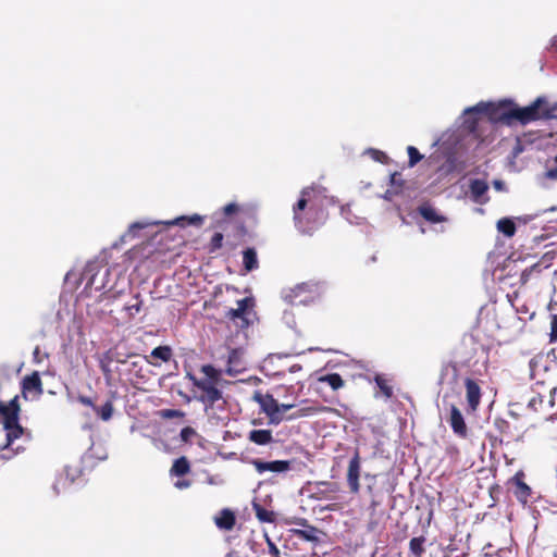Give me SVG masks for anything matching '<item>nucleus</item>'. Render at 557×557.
I'll use <instances>...</instances> for the list:
<instances>
[{"instance_id": "f257e3e1", "label": "nucleus", "mask_w": 557, "mask_h": 557, "mask_svg": "<svg viewBox=\"0 0 557 557\" xmlns=\"http://www.w3.org/2000/svg\"><path fill=\"white\" fill-rule=\"evenodd\" d=\"M323 199L313 188H304L300 198L293 207L294 223L302 234H312L327 220Z\"/></svg>"}, {"instance_id": "f03ea898", "label": "nucleus", "mask_w": 557, "mask_h": 557, "mask_svg": "<svg viewBox=\"0 0 557 557\" xmlns=\"http://www.w3.org/2000/svg\"><path fill=\"white\" fill-rule=\"evenodd\" d=\"M20 411L18 396H14L9 403L0 399V416L2 417L3 428L7 431V443L2 448L5 453L1 455L2 459H11L24 450L21 447H16L15 450L11 448L13 442L24 433V428L20 424Z\"/></svg>"}, {"instance_id": "7ed1b4c3", "label": "nucleus", "mask_w": 557, "mask_h": 557, "mask_svg": "<svg viewBox=\"0 0 557 557\" xmlns=\"http://www.w3.org/2000/svg\"><path fill=\"white\" fill-rule=\"evenodd\" d=\"M484 111L492 122L505 125H512L515 122L527 125L535 117V107L520 108L511 100H504L497 104L488 103Z\"/></svg>"}, {"instance_id": "20e7f679", "label": "nucleus", "mask_w": 557, "mask_h": 557, "mask_svg": "<svg viewBox=\"0 0 557 557\" xmlns=\"http://www.w3.org/2000/svg\"><path fill=\"white\" fill-rule=\"evenodd\" d=\"M324 292L323 284L315 281L302 282L283 293V299L290 306H307L319 300Z\"/></svg>"}, {"instance_id": "39448f33", "label": "nucleus", "mask_w": 557, "mask_h": 557, "mask_svg": "<svg viewBox=\"0 0 557 557\" xmlns=\"http://www.w3.org/2000/svg\"><path fill=\"white\" fill-rule=\"evenodd\" d=\"M478 349V338L473 334H465L453 350L455 360L450 362L451 369L457 372L460 367H469L476 357Z\"/></svg>"}, {"instance_id": "423d86ee", "label": "nucleus", "mask_w": 557, "mask_h": 557, "mask_svg": "<svg viewBox=\"0 0 557 557\" xmlns=\"http://www.w3.org/2000/svg\"><path fill=\"white\" fill-rule=\"evenodd\" d=\"M195 386L200 391L197 399L205 406V410H224L226 399L224 398L220 384H209L206 382H195Z\"/></svg>"}, {"instance_id": "0eeeda50", "label": "nucleus", "mask_w": 557, "mask_h": 557, "mask_svg": "<svg viewBox=\"0 0 557 557\" xmlns=\"http://www.w3.org/2000/svg\"><path fill=\"white\" fill-rule=\"evenodd\" d=\"M255 307L252 297H245L237 301V308H231L225 317L232 321L237 329L245 330L250 325V314Z\"/></svg>"}, {"instance_id": "6e6552de", "label": "nucleus", "mask_w": 557, "mask_h": 557, "mask_svg": "<svg viewBox=\"0 0 557 557\" xmlns=\"http://www.w3.org/2000/svg\"><path fill=\"white\" fill-rule=\"evenodd\" d=\"M252 399L260 406L261 411L265 413L271 424L276 425L283 421L284 417L281 414L280 404L273 395L257 391L253 393Z\"/></svg>"}, {"instance_id": "1a4fd4ad", "label": "nucleus", "mask_w": 557, "mask_h": 557, "mask_svg": "<svg viewBox=\"0 0 557 557\" xmlns=\"http://www.w3.org/2000/svg\"><path fill=\"white\" fill-rule=\"evenodd\" d=\"M552 260L553 257H549L546 253L537 262L523 270L520 276L521 284L527 285L529 283H539L543 276L544 271L550 268Z\"/></svg>"}, {"instance_id": "9d476101", "label": "nucleus", "mask_w": 557, "mask_h": 557, "mask_svg": "<svg viewBox=\"0 0 557 557\" xmlns=\"http://www.w3.org/2000/svg\"><path fill=\"white\" fill-rule=\"evenodd\" d=\"M524 479L525 473L522 470H519L508 480V485L510 486L512 494L522 505H527L533 494L532 488L525 483Z\"/></svg>"}, {"instance_id": "9b49d317", "label": "nucleus", "mask_w": 557, "mask_h": 557, "mask_svg": "<svg viewBox=\"0 0 557 557\" xmlns=\"http://www.w3.org/2000/svg\"><path fill=\"white\" fill-rule=\"evenodd\" d=\"M463 384L466 389L467 412L474 413L481 404V386L476 380L471 377H466Z\"/></svg>"}, {"instance_id": "f8f14e48", "label": "nucleus", "mask_w": 557, "mask_h": 557, "mask_svg": "<svg viewBox=\"0 0 557 557\" xmlns=\"http://www.w3.org/2000/svg\"><path fill=\"white\" fill-rule=\"evenodd\" d=\"M555 392L556 388H553L547 399L540 394L532 396L528 401V408L534 412H541L546 420L555 419V413H549V409L553 408L555 404L553 398Z\"/></svg>"}, {"instance_id": "ddd939ff", "label": "nucleus", "mask_w": 557, "mask_h": 557, "mask_svg": "<svg viewBox=\"0 0 557 557\" xmlns=\"http://www.w3.org/2000/svg\"><path fill=\"white\" fill-rule=\"evenodd\" d=\"M529 107H535V117L531 122L557 119V103H550L546 97H537Z\"/></svg>"}, {"instance_id": "4468645a", "label": "nucleus", "mask_w": 557, "mask_h": 557, "mask_svg": "<svg viewBox=\"0 0 557 557\" xmlns=\"http://www.w3.org/2000/svg\"><path fill=\"white\" fill-rule=\"evenodd\" d=\"M494 426L500 436V442L506 441L507 443L519 441L522 437L523 432L516 425H512L509 421L496 418L494 420Z\"/></svg>"}, {"instance_id": "2eb2a0df", "label": "nucleus", "mask_w": 557, "mask_h": 557, "mask_svg": "<svg viewBox=\"0 0 557 557\" xmlns=\"http://www.w3.org/2000/svg\"><path fill=\"white\" fill-rule=\"evenodd\" d=\"M360 471H361V459L358 450L355 451L352 458L348 463L347 469V484L349 486V491L352 494H357L360 491Z\"/></svg>"}, {"instance_id": "dca6fc26", "label": "nucleus", "mask_w": 557, "mask_h": 557, "mask_svg": "<svg viewBox=\"0 0 557 557\" xmlns=\"http://www.w3.org/2000/svg\"><path fill=\"white\" fill-rule=\"evenodd\" d=\"M385 527V511L379 509V503L372 500L369 506V519L367 523V531L376 533L383 531Z\"/></svg>"}, {"instance_id": "f3484780", "label": "nucleus", "mask_w": 557, "mask_h": 557, "mask_svg": "<svg viewBox=\"0 0 557 557\" xmlns=\"http://www.w3.org/2000/svg\"><path fill=\"white\" fill-rule=\"evenodd\" d=\"M251 465L260 474L265 471L286 472L290 469V461L288 460L263 461L261 459H253L251 460Z\"/></svg>"}, {"instance_id": "a211bd4d", "label": "nucleus", "mask_w": 557, "mask_h": 557, "mask_svg": "<svg viewBox=\"0 0 557 557\" xmlns=\"http://www.w3.org/2000/svg\"><path fill=\"white\" fill-rule=\"evenodd\" d=\"M448 422L453 429V432L457 436L461 438H466L468 436V428L465 422L463 416L456 405H450V416Z\"/></svg>"}, {"instance_id": "6ab92c4d", "label": "nucleus", "mask_w": 557, "mask_h": 557, "mask_svg": "<svg viewBox=\"0 0 557 557\" xmlns=\"http://www.w3.org/2000/svg\"><path fill=\"white\" fill-rule=\"evenodd\" d=\"M301 405L307 406H301L297 411H295L287 418L288 420H296L299 418L309 417L315 413L325 412L330 410V408L321 406L317 403L311 404L309 399L301 400Z\"/></svg>"}, {"instance_id": "aec40b11", "label": "nucleus", "mask_w": 557, "mask_h": 557, "mask_svg": "<svg viewBox=\"0 0 557 557\" xmlns=\"http://www.w3.org/2000/svg\"><path fill=\"white\" fill-rule=\"evenodd\" d=\"M22 392L24 396L26 393H35L36 396H40L44 393L42 382L39 372L34 371L32 374L26 375L22 380Z\"/></svg>"}, {"instance_id": "412c9836", "label": "nucleus", "mask_w": 557, "mask_h": 557, "mask_svg": "<svg viewBox=\"0 0 557 557\" xmlns=\"http://www.w3.org/2000/svg\"><path fill=\"white\" fill-rule=\"evenodd\" d=\"M200 372L203 374V377L197 379L191 376L193 383L195 382H206L209 384H221L223 382L221 370L214 368L212 364H203L200 367Z\"/></svg>"}, {"instance_id": "4be33fe9", "label": "nucleus", "mask_w": 557, "mask_h": 557, "mask_svg": "<svg viewBox=\"0 0 557 557\" xmlns=\"http://www.w3.org/2000/svg\"><path fill=\"white\" fill-rule=\"evenodd\" d=\"M299 524L302 527H306V529L302 530H294V534L301 540L312 542V543H319L320 537L319 534L322 533L318 528L313 525H309L306 519H301L299 521Z\"/></svg>"}, {"instance_id": "5701e85b", "label": "nucleus", "mask_w": 557, "mask_h": 557, "mask_svg": "<svg viewBox=\"0 0 557 557\" xmlns=\"http://www.w3.org/2000/svg\"><path fill=\"white\" fill-rule=\"evenodd\" d=\"M214 522L220 530L231 531L236 524V516L231 509L225 508L214 518Z\"/></svg>"}, {"instance_id": "b1692460", "label": "nucleus", "mask_w": 557, "mask_h": 557, "mask_svg": "<svg viewBox=\"0 0 557 557\" xmlns=\"http://www.w3.org/2000/svg\"><path fill=\"white\" fill-rule=\"evenodd\" d=\"M419 214L428 222L430 223H442L445 222L447 219L446 216L440 214L435 208H433L432 205L429 202H424L418 207Z\"/></svg>"}, {"instance_id": "393cba45", "label": "nucleus", "mask_w": 557, "mask_h": 557, "mask_svg": "<svg viewBox=\"0 0 557 557\" xmlns=\"http://www.w3.org/2000/svg\"><path fill=\"white\" fill-rule=\"evenodd\" d=\"M248 440L256 445L264 446L273 442V434L271 430L253 429L248 433Z\"/></svg>"}, {"instance_id": "a878e982", "label": "nucleus", "mask_w": 557, "mask_h": 557, "mask_svg": "<svg viewBox=\"0 0 557 557\" xmlns=\"http://www.w3.org/2000/svg\"><path fill=\"white\" fill-rule=\"evenodd\" d=\"M488 190V185L483 180H473L470 183V193L475 202L483 203L484 201L481 200V198L486 194Z\"/></svg>"}, {"instance_id": "bb28decb", "label": "nucleus", "mask_w": 557, "mask_h": 557, "mask_svg": "<svg viewBox=\"0 0 557 557\" xmlns=\"http://www.w3.org/2000/svg\"><path fill=\"white\" fill-rule=\"evenodd\" d=\"M169 225H178L181 227H186L188 225L201 226L203 224V216L199 214H193L190 216L182 215L174 219L171 222H168Z\"/></svg>"}, {"instance_id": "cd10ccee", "label": "nucleus", "mask_w": 557, "mask_h": 557, "mask_svg": "<svg viewBox=\"0 0 557 557\" xmlns=\"http://www.w3.org/2000/svg\"><path fill=\"white\" fill-rule=\"evenodd\" d=\"M243 265L247 272L258 269L259 261L255 248H247L243 251Z\"/></svg>"}, {"instance_id": "c85d7f7f", "label": "nucleus", "mask_w": 557, "mask_h": 557, "mask_svg": "<svg viewBox=\"0 0 557 557\" xmlns=\"http://www.w3.org/2000/svg\"><path fill=\"white\" fill-rule=\"evenodd\" d=\"M173 356V351H172V348L170 346H158L156 348L152 349L150 356H146V360L147 362L151 363V364H156L154 362L150 361L149 358H154V359H160L161 361L163 362H168L171 360Z\"/></svg>"}, {"instance_id": "c756f323", "label": "nucleus", "mask_w": 557, "mask_h": 557, "mask_svg": "<svg viewBox=\"0 0 557 557\" xmlns=\"http://www.w3.org/2000/svg\"><path fill=\"white\" fill-rule=\"evenodd\" d=\"M426 539L423 535L414 536L409 541V553L413 557H423Z\"/></svg>"}, {"instance_id": "7c9ffc66", "label": "nucleus", "mask_w": 557, "mask_h": 557, "mask_svg": "<svg viewBox=\"0 0 557 557\" xmlns=\"http://www.w3.org/2000/svg\"><path fill=\"white\" fill-rule=\"evenodd\" d=\"M190 471V463L188 461V459L186 457H180L177 458L171 469H170V474L173 476H183L187 473H189Z\"/></svg>"}, {"instance_id": "2f4dec72", "label": "nucleus", "mask_w": 557, "mask_h": 557, "mask_svg": "<svg viewBox=\"0 0 557 557\" xmlns=\"http://www.w3.org/2000/svg\"><path fill=\"white\" fill-rule=\"evenodd\" d=\"M318 382L327 384L333 391H337L345 385L344 380L338 373H327L318 377Z\"/></svg>"}, {"instance_id": "473e14b6", "label": "nucleus", "mask_w": 557, "mask_h": 557, "mask_svg": "<svg viewBox=\"0 0 557 557\" xmlns=\"http://www.w3.org/2000/svg\"><path fill=\"white\" fill-rule=\"evenodd\" d=\"M497 230L506 237H512L516 233V224L511 219L503 218L497 222Z\"/></svg>"}, {"instance_id": "72a5a7b5", "label": "nucleus", "mask_w": 557, "mask_h": 557, "mask_svg": "<svg viewBox=\"0 0 557 557\" xmlns=\"http://www.w3.org/2000/svg\"><path fill=\"white\" fill-rule=\"evenodd\" d=\"M150 225V223H146V222H134L132 223L127 231L123 234L122 236V239L123 240H127V239H134L138 236V233L139 231L148 227Z\"/></svg>"}, {"instance_id": "f704fd0d", "label": "nucleus", "mask_w": 557, "mask_h": 557, "mask_svg": "<svg viewBox=\"0 0 557 557\" xmlns=\"http://www.w3.org/2000/svg\"><path fill=\"white\" fill-rule=\"evenodd\" d=\"M150 225V223H146V222H134L132 223L127 231L123 234L122 236V239L123 240H127V239H134L138 236V233L139 231L148 227Z\"/></svg>"}, {"instance_id": "c9c22d12", "label": "nucleus", "mask_w": 557, "mask_h": 557, "mask_svg": "<svg viewBox=\"0 0 557 557\" xmlns=\"http://www.w3.org/2000/svg\"><path fill=\"white\" fill-rule=\"evenodd\" d=\"M374 382L376 383L377 387L380 388L382 395L385 398H391L393 396V387L389 385V382L387 379H385L381 374H376L374 376Z\"/></svg>"}, {"instance_id": "e433bc0d", "label": "nucleus", "mask_w": 557, "mask_h": 557, "mask_svg": "<svg viewBox=\"0 0 557 557\" xmlns=\"http://www.w3.org/2000/svg\"><path fill=\"white\" fill-rule=\"evenodd\" d=\"M94 411L100 419H102L103 421H108L112 418L113 414V403L111 400H108L100 407L96 406Z\"/></svg>"}, {"instance_id": "4c0bfd02", "label": "nucleus", "mask_w": 557, "mask_h": 557, "mask_svg": "<svg viewBox=\"0 0 557 557\" xmlns=\"http://www.w3.org/2000/svg\"><path fill=\"white\" fill-rule=\"evenodd\" d=\"M253 509L256 512V517L259 519V521H261V522H273L274 521L273 511H270L258 504L253 505Z\"/></svg>"}, {"instance_id": "58836bf2", "label": "nucleus", "mask_w": 557, "mask_h": 557, "mask_svg": "<svg viewBox=\"0 0 557 557\" xmlns=\"http://www.w3.org/2000/svg\"><path fill=\"white\" fill-rule=\"evenodd\" d=\"M223 239H224V236L222 233H219V232L214 233L208 244V252L214 253L215 251L221 249L223 246Z\"/></svg>"}, {"instance_id": "ea45409f", "label": "nucleus", "mask_w": 557, "mask_h": 557, "mask_svg": "<svg viewBox=\"0 0 557 557\" xmlns=\"http://www.w3.org/2000/svg\"><path fill=\"white\" fill-rule=\"evenodd\" d=\"M134 299H135L134 304H129L124 307V309L128 312L129 318H133L137 313H139L141 310V306H143V300L140 299L139 294H136Z\"/></svg>"}, {"instance_id": "a19ab883", "label": "nucleus", "mask_w": 557, "mask_h": 557, "mask_svg": "<svg viewBox=\"0 0 557 557\" xmlns=\"http://www.w3.org/2000/svg\"><path fill=\"white\" fill-rule=\"evenodd\" d=\"M407 152L409 156V165L410 166L416 165L423 158V156L419 152V150L413 146H409L407 148Z\"/></svg>"}, {"instance_id": "79ce46f5", "label": "nucleus", "mask_w": 557, "mask_h": 557, "mask_svg": "<svg viewBox=\"0 0 557 557\" xmlns=\"http://www.w3.org/2000/svg\"><path fill=\"white\" fill-rule=\"evenodd\" d=\"M557 341V314L550 315V332H549V342Z\"/></svg>"}, {"instance_id": "37998d69", "label": "nucleus", "mask_w": 557, "mask_h": 557, "mask_svg": "<svg viewBox=\"0 0 557 557\" xmlns=\"http://www.w3.org/2000/svg\"><path fill=\"white\" fill-rule=\"evenodd\" d=\"M161 417L165 419L183 418L184 412L177 409H164L161 411Z\"/></svg>"}, {"instance_id": "c03bdc74", "label": "nucleus", "mask_w": 557, "mask_h": 557, "mask_svg": "<svg viewBox=\"0 0 557 557\" xmlns=\"http://www.w3.org/2000/svg\"><path fill=\"white\" fill-rule=\"evenodd\" d=\"M238 359V351L236 349H232L228 354V359H227V364H228V368H227V373L228 374H233V364L237 361Z\"/></svg>"}, {"instance_id": "a18cd8bd", "label": "nucleus", "mask_w": 557, "mask_h": 557, "mask_svg": "<svg viewBox=\"0 0 557 557\" xmlns=\"http://www.w3.org/2000/svg\"><path fill=\"white\" fill-rule=\"evenodd\" d=\"M129 373H134L136 376L144 377L143 366L138 361L131 362Z\"/></svg>"}, {"instance_id": "49530a36", "label": "nucleus", "mask_w": 557, "mask_h": 557, "mask_svg": "<svg viewBox=\"0 0 557 557\" xmlns=\"http://www.w3.org/2000/svg\"><path fill=\"white\" fill-rule=\"evenodd\" d=\"M239 211V206L237 203L231 202L223 207L224 215H231L237 213Z\"/></svg>"}, {"instance_id": "de8ad7c7", "label": "nucleus", "mask_w": 557, "mask_h": 557, "mask_svg": "<svg viewBox=\"0 0 557 557\" xmlns=\"http://www.w3.org/2000/svg\"><path fill=\"white\" fill-rule=\"evenodd\" d=\"M267 543H268L269 554L272 557H281V552H280L278 547L274 544V542H272L269 537H267Z\"/></svg>"}, {"instance_id": "09e8293b", "label": "nucleus", "mask_w": 557, "mask_h": 557, "mask_svg": "<svg viewBox=\"0 0 557 557\" xmlns=\"http://www.w3.org/2000/svg\"><path fill=\"white\" fill-rule=\"evenodd\" d=\"M195 434V430L190 426H185L181 431V438L184 442H187Z\"/></svg>"}, {"instance_id": "8fccbe9b", "label": "nucleus", "mask_w": 557, "mask_h": 557, "mask_svg": "<svg viewBox=\"0 0 557 557\" xmlns=\"http://www.w3.org/2000/svg\"><path fill=\"white\" fill-rule=\"evenodd\" d=\"M555 166L547 169L546 177L553 181H557V156L554 158Z\"/></svg>"}, {"instance_id": "3c124183", "label": "nucleus", "mask_w": 557, "mask_h": 557, "mask_svg": "<svg viewBox=\"0 0 557 557\" xmlns=\"http://www.w3.org/2000/svg\"><path fill=\"white\" fill-rule=\"evenodd\" d=\"M77 399H78V401H79L82 405H84V406H86V407H90V408H92V409L95 410L96 405L94 404V401H92V399H91V398H89V397H87V396L79 395Z\"/></svg>"}, {"instance_id": "603ef678", "label": "nucleus", "mask_w": 557, "mask_h": 557, "mask_svg": "<svg viewBox=\"0 0 557 557\" xmlns=\"http://www.w3.org/2000/svg\"><path fill=\"white\" fill-rule=\"evenodd\" d=\"M190 485H191V481H190V480H187V479L177 480V481L174 483V486H175L177 490H185V488H188Z\"/></svg>"}, {"instance_id": "864d4df0", "label": "nucleus", "mask_w": 557, "mask_h": 557, "mask_svg": "<svg viewBox=\"0 0 557 557\" xmlns=\"http://www.w3.org/2000/svg\"><path fill=\"white\" fill-rule=\"evenodd\" d=\"M320 484H321V485H323V486H325V487H326V490H327L329 492H332V493H336V492H338V490H339V487H338V485H337L336 483H331V482H326V481H324V482H321Z\"/></svg>"}, {"instance_id": "5fc2aeb1", "label": "nucleus", "mask_w": 557, "mask_h": 557, "mask_svg": "<svg viewBox=\"0 0 557 557\" xmlns=\"http://www.w3.org/2000/svg\"><path fill=\"white\" fill-rule=\"evenodd\" d=\"M280 407H281V414H283V412L288 411L292 408H294L295 405L294 404H282V405H280Z\"/></svg>"}, {"instance_id": "6e6d98bb", "label": "nucleus", "mask_w": 557, "mask_h": 557, "mask_svg": "<svg viewBox=\"0 0 557 557\" xmlns=\"http://www.w3.org/2000/svg\"><path fill=\"white\" fill-rule=\"evenodd\" d=\"M510 554H511V550L508 548H498L497 549V555L499 557H504L505 555H510Z\"/></svg>"}, {"instance_id": "4d7b16f0", "label": "nucleus", "mask_w": 557, "mask_h": 557, "mask_svg": "<svg viewBox=\"0 0 557 557\" xmlns=\"http://www.w3.org/2000/svg\"><path fill=\"white\" fill-rule=\"evenodd\" d=\"M492 548H493V545H492V544L486 545V546L483 548V550H484V555H485V556H487V557L493 556V550H492Z\"/></svg>"}, {"instance_id": "13d9d810", "label": "nucleus", "mask_w": 557, "mask_h": 557, "mask_svg": "<svg viewBox=\"0 0 557 557\" xmlns=\"http://www.w3.org/2000/svg\"><path fill=\"white\" fill-rule=\"evenodd\" d=\"M372 152L375 156V160H377V161H382L381 158H385L386 157L383 152H381L379 150H372Z\"/></svg>"}, {"instance_id": "bf43d9fd", "label": "nucleus", "mask_w": 557, "mask_h": 557, "mask_svg": "<svg viewBox=\"0 0 557 557\" xmlns=\"http://www.w3.org/2000/svg\"><path fill=\"white\" fill-rule=\"evenodd\" d=\"M238 234H239L240 236H243V237H244V236H246V235L248 234V231H247V228H246V226H245L244 224H242V225H239V226H238Z\"/></svg>"}, {"instance_id": "052dcab7", "label": "nucleus", "mask_w": 557, "mask_h": 557, "mask_svg": "<svg viewBox=\"0 0 557 557\" xmlns=\"http://www.w3.org/2000/svg\"><path fill=\"white\" fill-rule=\"evenodd\" d=\"M301 370V366L300 364H293L290 368H289V372L294 373V372H297V371H300Z\"/></svg>"}, {"instance_id": "680f3d73", "label": "nucleus", "mask_w": 557, "mask_h": 557, "mask_svg": "<svg viewBox=\"0 0 557 557\" xmlns=\"http://www.w3.org/2000/svg\"><path fill=\"white\" fill-rule=\"evenodd\" d=\"M397 176H398V173H394V174L391 175L392 184H396L397 183Z\"/></svg>"}, {"instance_id": "e2e57ef3", "label": "nucleus", "mask_w": 557, "mask_h": 557, "mask_svg": "<svg viewBox=\"0 0 557 557\" xmlns=\"http://www.w3.org/2000/svg\"><path fill=\"white\" fill-rule=\"evenodd\" d=\"M384 198L387 199V200H391V191L387 190L384 195Z\"/></svg>"}, {"instance_id": "0e129e2a", "label": "nucleus", "mask_w": 557, "mask_h": 557, "mask_svg": "<svg viewBox=\"0 0 557 557\" xmlns=\"http://www.w3.org/2000/svg\"><path fill=\"white\" fill-rule=\"evenodd\" d=\"M509 414H511L513 418H517L518 416L513 413L512 411H509Z\"/></svg>"}]
</instances>
